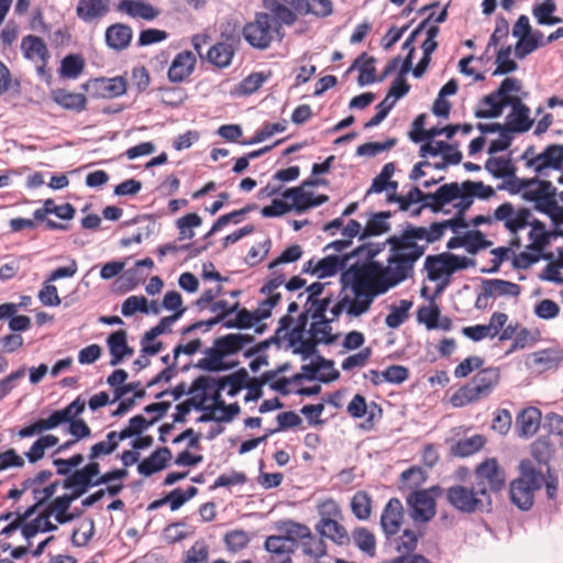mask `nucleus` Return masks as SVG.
I'll return each instance as SVG.
<instances>
[{
  "instance_id": "obj_2",
  "label": "nucleus",
  "mask_w": 563,
  "mask_h": 563,
  "mask_svg": "<svg viewBox=\"0 0 563 563\" xmlns=\"http://www.w3.org/2000/svg\"><path fill=\"white\" fill-rule=\"evenodd\" d=\"M266 12H257L242 31L244 40L254 48L266 49L280 37L284 25H292L297 15L279 0H263Z\"/></svg>"
},
{
  "instance_id": "obj_27",
  "label": "nucleus",
  "mask_w": 563,
  "mask_h": 563,
  "mask_svg": "<svg viewBox=\"0 0 563 563\" xmlns=\"http://www.w3.org/2000/svg\"><path fill=\"white\" fill-rule=\"evenodd\" d=\"M133 30L124 23H114L107 27L104 40L107 45L114 51H123L131 44Z\"/></svg>"
},
{
  "instance_id": "obj_40",
  "label": "nucleus",
  "mask_w": 563,
  "mask_h": 563,
  "mask_svg": "<svg viewBox=\"0 0 563 563\" xmlns=\"http://www.w3.org/2000/svg\"><path fill=\"white\" fill-rule=\"evenodd\" d=\"M96 479H91L87 472L82 468L75 471L64 481L65 488H73V493L80 497L89 487H93Z\"/></svg>"
},
{
  "instance_id": "obj_25",
  "label": "nucleus",
  "mask_w": 563,
  "mask_h": 563,
  "mask_svg": "<svg viewBox=\"0 0 563 563\" xmlns=\"http://www.w3.org/2000/svg\"><path fill=\"white\" fill-rule=\"evenodd\" d=\"M352 256V253L343 257L338 255H329L318 261L313 267L312 261H309L307 263L308 267L305 268V271H311V273L317 275L319 278L334 276L339 271L345 267L347 260H350Z\"/></svg>"
},
{
  "instance_id": "obj_20",
  "label": "nucleus",
  "mask_w": 563,
  "mask_h": 563,
  "mask_svg": "<svg viewBox=\"0 0 563 563\" xmlns=\"http://www.w3.org/2000/svg\"><path fill=\"white\" fill-rule=\"evenodd\" d=\"M523 198L536 203V210L542 212L553 206L556 199V188L549 180L539 179L530 190L523 192Z\"/></svg>"
},
{
  "instance_id": "obj_51",
  "label": "nucleus",
  "mask_w": 563,
  "mask_h": 563,
  "mask_svg": "<svg viewBox=\"0 0 563 563\" xmlns=\"http://www.w3.org/2000/svg\"><path fill=\"white\" fill-rule=\"evenodd\" d=\"M109 351L111 354L110 365L115 366L120 363V356L126 345L125 330H118L111 333L107 340Z\"/></svg>"
},
{
  "instance_id": "obj_7",
  "label": "nucleus",
  "mask_w": 563,
  "mask_h": 563,
  "mask_svg": "<svg viewBox=\"0 0 563 563\" xmlns=\"http://www.w3.org/2000/svg\"><path fill=\"white\" fill-rule=\"evenodd\" d=\"M543 482V475L536 471L530 460L521 461L520 476L514 479L509 487L511 501L522 510L530 509L533 505L534 492L541 488Z\"/></svg>"
},
{
  "instance_id": "obj_59",
  "label": "nucleus",
  "mask_w": 563,
  "mask_h": 563,
  "mask_svg": "<svg viewBox=\"0 0 563 563\" xmlns=\"http://www.w3.org/2000/svg\"><path fill=\"white\" fill-rule=\"evenodd\" d=\"M553 454L554 448L545 438H539L531 444V455L540 464H548Z\"/></svg>"
},
{
  "instance_id": "obj_41",
  "label": "nucleus",
  "mask_w": 563,
  "mask_h": 563,
  "mask_svg": "<svg viewBox=\"0 0 563 563\" xmlns=\"http://www.w3.org/2000/svg\"><path fill=\"white\" fill-rule=\"evenodd\" d=\"M59 439L54 434H46L40 437L33 444L30 450L25 452V456L31 463H35L44 457L45 451L49 448L57 445Z\"/></svg>"
},
{
  "instance_id": "obj_30",
  "label": "nucleus",
  "mask_w": 563,
  "mask_h": 563,
  "mask_svg": "<svg viewBox=\"0 0 563 563\" xmlns=\"http://www.w3.org/2000/svg\"><path fill=\"white\" fill-rule=\"evenodd\" d=\"M305 376L309 379H319L322 383H331L339 378L340 373L333 367V362L319 357L316 362L302 366Z\"/></svg>"
},
{
  "instance_id": "obj_62",
  "label": "nucleus",
  "mask_w": 563,
  "mask_h": 563,
  "mask_svg": "<svg viewBox=\"0 0 563 563\" xmlns=\"http://www.w3.org/2000/svg\"><path fill=\"white\" fill-rule=\"evenodd\" d=\"M121 312L125 317L136 312L150 313L148 301L144 296H130L122 303Z\"/></svg>"
},
{
  "instance_id": "obj_13",
  "label": "nucleus",
  "mask_w": 563,
  "mask_h": 563,
  "mask_svg": "<svg viewBox=\"0 0 563 563\" xmlns=\"http://www.w3.org/2000/svg\"><path fill=\"white\" fill-rule=\"evenodd\" d=\"M21 51L25 59L35 64L37 75L48 81L51 73L47 65L51 53L45 41L37 35L29 34L21 41Z\"/></svg>"
},
{
  "instance_id": "obj_22",
  "label": "nucleus",
  "mask_w": 563,
  "mask_h": 563,
  "mask_svg": "<svg viewBox=\"0 0 563 563\" xmlns=\"http://www.w3.org/2000/svg\"><path fill=\"white\" fill-rule=\"evenodd\" d=\"M111 0H78L76 15L85 23H98L110 12Z\"/></svg>"
},
{
  "instance_id": "obj_17",
  "label": "nucleus",
  "mask_w": 563,
  "mask_h": 563,
  "mask_svg": "<svg viewBox=\"0 0 563 563\" xmlns=\"http://www.w3.org/2000/svg\"><path fill=\"white\" fill-rule=\"evenodd\" d=\"M462 185L460 186L457 183L442 185L434 192H428L430 202L423 203L415 211L413 214H420L423 208H429L433 212H439L445 205L460 198L462 196Z\"/></svg>"
},
{
  "instance_id": "obj_5",
  "label": "nucleus",
  "mask_w": 563,
  "mask_h": 563,
  "mask_svg": "<svg viewBox=\"0 0 563 563\" xmlns=\"http://www.w3.org/2000/svg\"><path fill=\"white\" fill-rule=\"evenodd\" d=\"M254 341V336L242 333H230L217 338L211 347L205 351L198 366L205 371L219 372L229 369L232 365L227 364L223 360L242 351L247 344Z\"/></svg>"
},
{
  "instance_id": "obj_18",
  "label": "nucleus",
  "mask_w": 563,
  "mask_h": 563,
  "mask_svg": "<svg viewBox=\"0 0 563 563\" xmlns=\"http://www.w3.org/2000/svg\"><path fill=\"white\" fill-rule=\"evenodd\" d=\"M536 165L538 176H547V169L561 170L563 168V145L550 144L530 162Z\"/></svg>"
},
{
  "instance_id": "obj_11",
  "label": "nucleus",
  "mask_w": 563,
  "mask_h": 563,
  "mask_svg": "<svg viewBox=\"0 0 563 563\" xmlns=\"http://www.w3.org/2000/svg\"><path fill=\"white\" fill-rule=\"evenodd\" d=\"M471 263L472 261L465 256L444 252L437 255H428L424 260V269L428 278L437 282L459 269L467 268Z\"/></svg>"
},
{
  "instance_id": "obj_44",
  "label": "nucleus",
  "mask_w": 563,
  "mask_h": 563,
  "mask_svg": "<svg viewBox=\"0 0 563 563\" xmlns=\"http://www.w3.org/2000/svg\"><path fill=\"white\" fill-rule=\"evenodd\" d=\"M353 541L355 545L369 556L376 554V538L367 528H356L353 533Z\"/></svg>"
},
{
  "instance_id": "obj_24",
  "label": "nucleus",
  "mask_w": 563,
  "mask_h": 563,
  "mask_svg": "<svg viewBox=\"0 0 563 563\" xmlns=\"http://www.w3.org/2000/svg\"><path fill=\"white\" fill-rule=\"evenodd\" d=\"M117 10L132 19L145 21H153L161 13L157 8L143 0H120L117 4Z\"/></svg>"
},
{
  "instance_id": "obj_38",
  "label": "nucleus",
  "mask_w": 563,
  "mask_h": 563,
  "mask_svg": "<svg viewBox=\"0 0 563 563\" xmlns=\"http://www.w3.org/2000/svg\"><path fill=\"white\" fill-rule=\"evenodd\" d=\"M121 441L122 440L117 434V431H111L107 433L106 440H102L91 445L88 459L98 460L102 456L110 455L118 449Z\"/></svg>"
},
{
  "instance_id": "obj_3",
  "label": "nucleus",
  "mask_w": 563,
  "mask_h": 563,
  "mask_svg": "<svg viewBox=\"0 0 563 563\" xmlns=\"http://www.w3.org/2000/svg\"><path fill=\"white\" fill-rule=\"evenodd\" d=\"M494 217L498 221H503L505 228L510 233H518L526 227L530 225L529 239L531 241L529 249L541 252L550 243L551 233L545 230V225L538 219L532 218V213L528 208L515 209L510 202H504L494 211Z\"/></svg>"
},
{
  "instance_id": "obj_9",
  "label": "nucleus",
  "mask_w": 563,
  "mask_h": 563,
  "mask_svg": "<svg viewBox=\"0 0 563 563\" xmlns=\"http://www.w3.org/2000/svg\"><path fill=\"white\" fill-rule=\"evenodd\" d=\"M85 408L86 401L80 397H77L65 408L53 411L47 418L37 419L33 423L20 429L18 435L21 439H25L53 430L62 423H66V420H69L74 415L84 412Z\"/></svg>"
},
{
  "instance_id": "obj_47",
  "label": "nucleus",
  "mask_w": 563,
  "mask_h": 563,
  "mask_svg": "<svg viewBox=\"0 0 563 563\" xmlns=\"http://www.w3.org/2000/svg\"><path fill=\"white\" fill-rule=\"evenodd\" d=\"M85 68V60L80 55L69 54L62 59L59 74L64 78L75 79Z\"/></svg>"
},
{
  "instance_id": "obj_55",
  "label": "nucleus",
  "mask_w": 563,
  "mask_h": 563,
  "mask_svg": "<svg viewBox=\"0 0 563 563\" xmlns=\"http://www.w3.org/2000/svg\"><path fill=\"white\" fill-rule=\"evenodd\" d=\"M153 421L146 420L142 415H136L129 420V424L121 431H117L119 438L123 441L134 435L141 434Z\"/></svg>"
},
{
  "instance_id": "obj_12",
  "label": "nucleus",
  "mask_w": 563,
  "mask_h": 563,
  "mask_svg": "<svg viewBox=\"0 0 563 563\" xmlns=\"http://www.w3.org/2000/svg\"><path fill=\"white\" fill-rule=\"evenodd\" d=\"M443 489L435 485L429 489L412 492L407 497V504L411 508V517L417 522H428L435 516V497L440 496Z\"/></svg>"
},
{
  "instance_id": "obj_39",
  "label": "nucleus",
  "mask_w": 563,
  "mask_h": 563,
  "mask_svg": "<svg viewBox=\"0 0 563 563\" xmlns=\"http://www.w3.org/2000/svg\"><path fill=\"white\" fill-rule=\"evenodd\" d=\"M96 479H91L87 472L82 468L75 471L64 481L65 488H73V493L80 497L89 487H93Z\"/></svg>"
},
{
  "instance_id": "obj_16",
  "label": "nucleus",
  "mask_w": 563,
  "mask_h": 563,
  "mask_svg": "<svg viewBox=\"0 0 563 563\" xmlns=\"http://www.w3.org/2000/svg\"><path fill=\"white\" fill-rule=\"evenodd\" d=\"M313 184L314 181L312 180H306L301 186L287 189L283 194L285 199H291V209H295L298 213H301L310 208L321 206L328 201L329 197L327 195H319L314 197L312 192L303 190L305 186Z\"/></svg>"
},
{
  "instance_id": "obj_29",
  "label": "nucleus",
  "mask_w": 563,
  "mask_h": 563,
  "mask_svg": "<svg viewBox=\"0 0 563 563\" xmlns=\"http://www.w3.org/2000/svg\"><path fill=\"white\" fill-rule=\"evenodd\" d=\"M170 460L172 451L167 446L158 448L139 464L137 471L144 476H151L166 468Z\"/></svg>"
},
{
  "instance_id": "obj_36",
  "label": "nucleus",
  "mask_w": 563,
  "mask_h": 563,
  "mask_svg": "<svg viewBox=\"0 0 563 563\" xmlns=\"http://www.w3.org/2000/svg\"><path fill=\"white\" fill-rule=\"evenodd\" d=\"M486 443V439L481 434H474L470 438L459 440L452 446V453L455 456L466 457L478 452Z\"/></svg>"
},
{
  "instance_id": "obj_48",
  "label": "nucleus",
  "mask_w": 563,
  "mask_h": 563,
  "mask_svg": "<svg viewBox=\"0 0 563 563\" xmlns=\"http://www.w3.org/2000/svg\"><path fill=\"white\" fill-rule=\"evenodd\" d=\"M532 360L541 369H550L562 362L563 354L559 350L545 349L533 353Z\"/></svg>"
},
{
  "instance_id": "obj_37",
  "label": "nucleus",
  "mask_w": 563,
  "mask_h": 563,
  "mask_svg": "<svg viewBox=\"0 0 563 563\" xmlns=\"http://www.w3.org/2000/svg\"><path fill=\"white\" fill-rule=\"evenodd\" d=\"M247 380V372L245 369H240L229 376L220 378L217 386L219 390L228 389V395L235 396L241 389L246 387Z\"/></svg>"
},
{
  "instance_id": "obj_4",
  "label": "nucleus",
  "mask_w": 563,
  "mask_h": 563,
  "mask_svg": "<svg viewBox=\"0 0 563 563\" xmlns=\"http://www.w3.org/2000/svg\"><path fill=\"white\" fill-rule=\"evenodd\" d=\"M500 382L499 367L481 368L472 380L460 387L450 399L455 408H462L488 397Z\"/></svg>"
},
{
  "instance_id": "obj_46",
  "label": "nucleus",
  "mask_w": 563,
  "mask_h": 563,
  "mask_svg": "<svg viewBox=\"0 0 563 563\" xmlns=\"http://www.w3.org/2000/svg\"><path fill=\"white\" fill-rule=\"evenodd\" d=\"M235 317L230 318L224 321V328L227 329H250L258 323V320L255 317L254 311H251L246 308H241L239 306L238 310L234 312Z\"/></svg>"
},
{
  "instance_id": "obj_33",
  "label": "nucleus",
  "mask_w": 563,
  "mask_h": 563,
  "mask_svg": "<svg viewBox=\"0 0 563 563\" xmlns=\"http://www.w3.org/2000/svg\"><path fill=\"white\" fill-rule=\"evenodd\" d=\"M391 217L390 211H380L373 213L361 233V241L369 236L382 235L390 230V224L387 221Z\"/></svg>"
},
{
  "instance_id": "obj_52",
  "label": "nucleus",
  "mask_w": 563,
  "mask_h": 563,
  "mask_svg": "<svg viewBox=\"0 0 563 563\" xmlns=\"http://www.w3.org/2000/svg\"><path fill=\"white\" fill-rule=\"evenodd\" d=\"M331 302V297L307 300L306 311L301 313L300 319L305 320L306 322L308 317H310L312 320L325 319V311L329 309Z\"/></svg>"
},
{
  "instance_id": "obj_32",
  "label": "nucleus",
  "mask_w": 563,
  "mask_h": 563,
  "mask_svg": "<svg viewBox=\"0 0 563 563\" xmlns=\"http://www.w3.org/2000/svg\"><path fill=\"white\" fill-rule=\"evenodd\" d=\"M316 530L322 538H328L335 544L344 545L350 542L349 533L346 529L339 523V519H320L316 525Z\"/></svg>"
},
{
  "instance_id": "obj_64",
  "label": "nucleus",
  "mask_w": 563,
  "mask_h": 563,
  "mask_svg": "<svg viewBox=\"0 0 563 563\" xmlns=\"http://www.w3.org/2000/svg\"><path fill=\"white\" fill-rule=\"evenodd\" d=\"M209 547L205 541H196L185 553L186 563H208Z\"/></svg>"
},
{
  "instance_id": "obj_63",
  "label": "nucleus",
  "mask_w": 563,
  "mask_h": 563,
  "mask_svg": "<svg viewBox=\"0 0 563 563\" xmlns=\"http://www.w3.org/2000/svg\"><path fill=\"white\" fill-rule=\"evenodd\" d=\"M309 527L302 523L287 521L280 527L283 536L287 538L294 547H296L297 540H303L305 537L309 536Z\"/></svg>"
},
{
  "instance_id": "obj_34",
  "label": "nucleus",
  "mask_w": 563,
  "mask_h": 563,
  "mask_svg": "<svg viewBox=\"0 0 563 563\" xmlns=\"http://www.w3.org/2000/svg\"><path fill=\"white\" fill-rule=\"evenodd\" d=\"M49 512L43 510L31 521L25 520L22 527V536L30 540L35 537L38 532L55 531L57 526L52 523L49 520Z\"/></svg>"
},
{
  "instance_id": "obj_50",
  "label": "nucleus",
  "mask_w": 563,
  "mask_h": 563,
  "mask_svg": "<svg viewBox=\"0 0 563 563\" xmlns=\"http://www.w3.org/2000/svg\"><path fill=\"white\" fill-rule=\"evenodd\" d=\"M351 508L357 519H368L372 514V499L368 493L357 492L352 498Z\"/></svg>"
},
{
  "instance_id": "obj_6",
  "label": "nucleus",
  "mask_w": 563,
  "mask_h": 563,
  "mask_svg": "<svg viewBox=\"0 0 563 563\" xmlns=\"http://www.w3.org/2000/svg\"><path fill=\"white\" fill-rule=\"evenodd\" d=\"M210 41L207 33L195 34L191 38V44L199 55L201 60H205L216 68L223 69L232 64V59L240 44V38L236 35H227L221 37L220 41L209 47L203 53L202 47Z\"/></svg>"
},
{
  "instance_id": "obj_60",
  "label": "nucleus",
  "mask_w": 563,
  "mask_h": 563,
  "mask_svg": "<svg viewBox=\"0 0 563 563\" xmlns=\"http://www.w3.org/2000/svg\"><path fill=\"white\" fill-rule=\"evenodd\" d=\"M412 303L408 300H401L398 307L393 306L391 311L387 314L385 323L388 328L396 329L402 324L408 318V311Z\"/></svg>"
},
{
  "instance_id": "obj_42",
  "label": "nucleus",
  "mask_w": 563,
  "mask_h": 563,
  "mask_svg": "<svg viewBox=\"0 0 563 563\" xmlns=\"http://www.w3.org/2000/svg\"><path fill=\"white\" fill-rule=\"evenodd\" d=\"M488 287V294L495 297H518L521 292V287L512 282L504 279H487L484 280Z\"/></svg>"
},
{
  "instance_id": "obj_10",
  "label": "nucleus",
  "mask_w": 563,
  "mask_h": 563,
  "mask_svg": "<svg viewBox=\"0 0 563 563\" xmlns=\"http://www.w3.org/2000/svg\"><path fill=\"white\" fill-rule=\"evenodd\" d=\"M520 89L521 82L517 78L504 79L497 90L482 99L483 108L475 111V117L487 119L501 115L504 108L508 106L507 100L510 99V93L518 92Z\"/></svg>"
},
{
  "instance_id": "obj_26",
  "label": "nucleus",
  "mask_w": 563,
  "mask_h": 563,
  "mask_svg": "<svg viewBox=\"0 0 563 563\" xmlns=\"http://www.w3.org/2000/svg\"><path fill=\"white\" fill-rule=\"evenodd\" d=\"M265 548L272 554L271 563H292L291 553L295 547L283 534L269 536L265 541Z\"/></svg>"
},
{
  "instance_id": "obj_14",
  "label": "nucleus",
  "mask_w": 563,
  "mask_h": 563,
  "mask_svg": "<svg viewBox=\"0 0 563 563\" xmlns=\"http://www.w3.org/2000/svg\"><path fill=\"white\" fill-rule=\"evenodd\" d=\"M475 485L485 493H498L506 485V476L496 459H486L475 470Z\"/></svg>"
},
{
  "instance_id": "obj_43",
  "label": "nucleus",
  "mask_w": 563,
  "mask_h": 563,
  "mask_svg": "<svg viewBox=\"0 0 563 563\" xmlns=\"http://www.w3.org/2000/svg\"><path fill=\"white\" fill-rule=\"evenodd\" d=\"M330 317L325 319L313 320L309 333L310 335L318 341V343H332L334 338L331 335V325L330 323L335 321L338 318H333V313L330 311Z\"/></svg>"
},
{
  "instance_id": "obj_45",
  "label": "nucleus",
  "mask_w": 563,
  "mask_h": 563,
  "mask_svg": "<svg viewBox=\"0 0 563 563\" xmlns=\"http://www.w3.org/2000/svg\"><path fill=\"white\" fill-rule=\"evenodd\" d=\"M485 168L496 178L515 176L516 168L511 161L504 157H490L485 163Z\"/></svg>"
},
{
  "instance_id": "obj_53",
  "label": "nucleus",
  "mask_w": 563,
  "mask_h": 563,
  "mask_svg": "<svg viewBox=\"0 0 563 563\" xmlns=\"http://www.w3.org/2000/svg\"><path fill=\"white\" fill-rule=\"evenodd\" d=\"M202 219L198 213H187L176 221V227L179 231V240L192 239L195 233L194 228L200 227Z\"/></svg>"
},
{
  "instance_id": "obj_49",
  "label": "nucleus",
  "mask_w": 563,
  "mask_h": 563,
  "mask_svg": "<svg viewBox=\"0 0 563 563\" xmlns=\"http://www.w3.org/2000/svg\"><path fill=\"white\" fill-rule=\"evenodd\" d=\"M240 302L229 303L227 300L219 299L212 302L210 311L214 313V317L210 319L209 324L221 323L224 325V321L230 319L233 312L238 310Z\"/></svg>"
},
{
  "instance_id": "obj_54",
  "label": "nucleus",
  "mask_w": 563,
  "mask_h": 563,
  "mask_svg": "<svg viewBox=\"0 0 563 563\" xmlns=\"http://www.w3.org/2000/svg\"><path fill=\"white\" fill-rule=\"evenodd\" d=\"M253 209H254V206H246L240 210H234L230 213L219 217L217 219V221L212 224L209 232L205 235V239L212 236L214 233L222 230L230 222L239 223L241 221V217Z\"/></svg>"
},
{
  "instance_id": "obj_57",
  "label": "nucleus",
  "mask_w": 563,
  "mask_h": 563,
  "mask_svg": "<svg viewBox=\"0 0 563 563\" xmlns=\"http://www.w3.org/2000/svg\"><path fill=\"white\" fill-rule=\"evenodd\" d=\"M272 73L264 74L262 71L252 73L246 76L239 85V91L242 95H252L256 92L263 84L271 77Z\"/></svg>"
},
{
  "instance_id": "obj_35",
  "label": "nucleus",
  "mask_w": 563,
  "mask_h": 563,
  "mask_svg": "<svg viewBox=\"0 0 563 563\" xmlns=\"http://www.w3.org/2000/svg\"><path fill=\"white\" fill-rule=\"evenodd\" d=\"M98 92L103 98H115L126 91V81L123 77L98 78L95 80Z\"/></svg>"
},
{
  "instance_id": "obj_61",
  "label": "nucleus",
  "mask_w": 563,
  "mask_h": 563,
  "mask_svg": "<svg viewBox=\"0 0 563 563\" xmlns=\"http://www.w3.org/2000/svg\"><path fill=\"white\" fill-rule=\"evenodd\" d=\"M510 55L511 46H506L499 49L496 57L497 68L493 73L494 76L509 74L518 68L517 63L510 58Z\"/></svg>"
},
{
  "instance_id": "obj_23",
  "label": "nucleus",
  "mask_w": 563,
  "mask_h": 563,
  "mask_svg": "<svg viewBox=\"0 0 563 563\" xmlns=\"http://www.w3.org/2000/svg\"><path fill=\"white\" fill-rule=\"evenodd\" d=\"M507 102L512 108L508 117V131L516 133L527 132L532 126V120L529 118V108L517 96H511Z\"/></svg>"
},
{
  "instance_id": "obj_56",
  "label": "nucleus",
  "mask_w": 563,
  "mask_h": 563,
  "mask_svg": "<svg viewBox=\"0 0 563 563\" xmlns=\"http://www.w3.org/2000/svg\"><path fill=\"white\" fill-rule=\"evenodd\" d=\"M198 494V488L195 486H189L186 490L180 488H175L169 492L167 496V503L170 507L172 511L178 510L183 507L188 500L194 498Z\"/></svg>"
},
{
  "instance_id": "obj_28",
  "label": "nucleus",
  "mask_w": 563,
  "mask_h": 563,
  "mask_svg": "<svg viewBox=\"0 0 563 563\" xmlns=\"http://www.w3.org/2000/svg\"><path fill=\"white\" fill-rule=\"evenodd\" d=\"M541 423V411L536 407H527L521 410L516 420L518 435L530 438L536 434Z\"/></svg>"
},
{
  "instance_id": "obj_31",
  "label": "nucleus",
  "mask_w": 563,
  "mask_h": 563,
  "mask_svg": "<svg viewBox=\"0 0 563 563\" xmlns=\"http://www.w3.org/2000/svg\"><path fill=\"white\" fill-rule=\"evenodd\" d=\"M51 98L63 109L75 112H81L87 107V98L84 93L71 92L63 88L52 90Z\"/></svg>"
},
{
  "instance_id": "obj_15",
  "label": "nucleus",
  "mask_w": 563,
  "mask_h": 563,
  "mask_svg": "<svg viewBox=\"0 0 563 563\" xmlns=\"http://www.w3.org/2000/svg\"><path fill=\"white\" fill-rule=\"evenodd\" d=\"M376 59L368 56L367 53H362L353 63L351 68H357L360 74L357 82L360 86H366L375 81H383L387 76L393 74L399 66L400 57H394L384 68L380 77H376L375 68Z\"/></svg>"
},
{
  "instance_id": "obj_1",
  "label": "nucleus",
  "mask_w": 563,
  "mask_h": 563,
  "mask_svg": "<svg viewBox=\"0 0 563 563\" xmlns=\"http://www.w3.org/2000/svg\"><path fill=\"white\" fill-rule=\"evenodd\" d=\"M455 222L444 220L429 227L407 223L398 234L386 240L389 246L386 266L374 261L382 251L378 244L364 243L356 247L352 255L364 262L352 264L341 275L343 288L350 289L353 297L345 295L334 303L331 308L333 318H339L343 311L353 318L361 317L369 311L376 297L412 278L415 266L429 245L440 241L445 228Z\"/></svg>"
},
{
  "instance_id": "obj_21",
  "label": "nucleus",
  "mask_w": 563,
  "mask_h": 563,
  "mask_svg": "<svg viewBox=\"0 0 563 563\" xmlns=\"http://www.w3.org/2000/svg\"><path fill=\"white\" fill-rule=\"evenodd\" d=\"M404 507L398 498H390L383 509L380 527L387 537L399 532L404 520Z\"/></svg>"
},
{
  "instance_id": "obj_19",
  "label": "nucleus",
  "mask_w": 563,
  "mask_h": 563,
  "mask_svg": "<svg viewBox=\"0 0 563 563\" xmlns=\"http://www.w3.org/2000/svg\"><path fill=\"white\" fill-rule=\"evenodd\" d=\"M197 64L196 55L190 51L178 53L167 71L169 81L179 84L187 80L194 73Z\"/></svg>"
},
{
  "instance_id": "obj_58",
  "label": "nucleus",
  "mask_w": 563,
  "mask_h": 563,
  "mask_svg": "<svg viewBox=\"0 0 563 563\" xmlns=\"http://www.w3.org/2000/svg\"><path fill=\"white\" fill-rule=\"evenodd\" d=\"M302 551L306 555L320 559L327 554V544L321 536L318 538L309 530V536L302 540Z\"/></svg>"
},
{
  "instance_id": "obj_8",
  "label": "nucleus",
  "mask_w": 563,
  "mask_h": 563,
  "mask_svg": "<svg viewBox=\"0 0 563 563\" xmlns=\"http://www.w3.org/2000/svg\"><path fill=\"white\" fill-rule=\"evenodd\" d=\"M443 493L448 504L463 514L488 511L492 506L490 495L484 488L478 489L475 484L471 487L455 484Z\"/></svg>"
}]
</instances>
